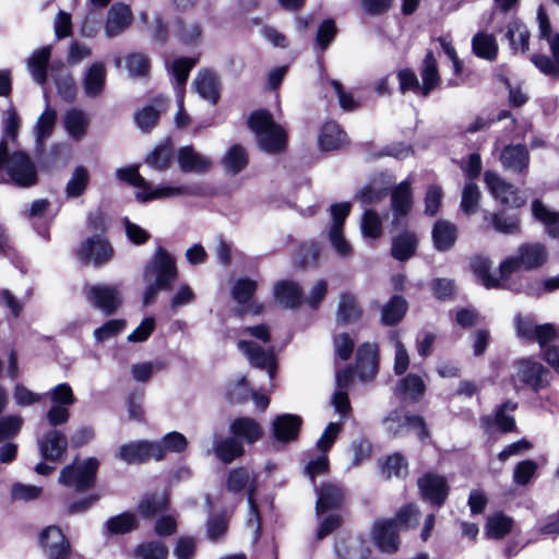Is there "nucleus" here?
I'll use <instances>...</instances> for the list:
<instances>
[{
    "instance_id": "obj_1",
    "label": "nucleus",
    "mask_w": 559,
    "mask_h": 559,
    "mask_svg": "<svg viewBox=\"0 0 559 559\" xmlns=\"http://www.w3.org/2000/svg\"><path fill=\"white\" fill-rule=\"evenodd\" d=\"M0 182L21 189L35 187L39 181L38 169L32 157L22 150L10 153L5 139H0Z\"/></svg>"
},
{
    "instance_id": "obj_2",
    "label": "nucleus",
    "mask_w": 559,
    "mask_h": 559,
    "mask_svg": "<svg viewBox=\"0 0 559 559\" xmlns=\"http://www.w3.org/2000/svg\"><path fill=\"white\" fill-rule=\"evenodd\" d=\"M178 276L175 258L163 247H157L154 255L145 266V277L153 283L146 288L143 297L145 305L152 302L159 290L169 292Z\"/></svg>"
},
{
    "instance_id": "obj_3",
    "label": "nucleus",
    "mask_w": 559,
    "mask_h": 559,
    "mask_svg": "<svg viewBox=\"0 0 559 559\" xmlns=\"http://www.w3.org/2000/svg\"><path fill=\"white\" fill-rule=\"evenodd\" d=\"M248 126L254 133L258 146L269 154H278L286 147L287 135L267 110H255L248 118Z\"/></svg>"
},
{
    "instance_id": "obj_4",
    "label": "nucleus",
    "mask_w": 559,
    "mask_h": 559,
    "mask_svg": "<svg viewBox=\"0 0 559 559\" xmlns=\"http://www.w3.org/2000/svg\"><path fill=\"white\" fill-rule=\"evenodd\" d=\"M548 260V250L539 242L523 243L518 248L516 254L504 259L499 266L502 280H508L518 271H533L543 266Z\"/></svg>"
},
{
    "instance_id": "obj_5",
    "label": "nucleus",
    "mask_w": 559,
    "mask_h": 559,
    "mask_svg": "<svg viewBox=\"0 0 559 559\" xmlns=\"http://www.w3.org/2000/svg\"><path fill=\"white\" fill-rule=\"evenodd\" d=\"M512 376L516 389L528 388L534 392L546 389L551 381V372L543 364L531 358H522L514 362Z\"/></svg>"
},
{
    "instance_id": "obj_6",
    "label": "nucleus",
    "mask_w": 559,
    "mask_h": 559,
    "mask_svg": "<svg viewBox=\"0 0 559 559\" xmlns=\"http://www.w3.org/2000/svg\"><path fill=\"white\" fill-rule=\"evenodd\" d=\"M98 466L96 457H87L81 464L73 462L60 471L58 481L66 487L74 488L78 492L87 491L96 484Z\"/></svg>"
},
{
    "instance_id": "obj_7",
    "label": "nucleus",
    "mask_w": 559,
    "mask_h": 559,
    "mask_svg": "<svg viewBox=\"0 0 559 559\" xmlns=\"http://www.w3.org/2000/svg\"><path fill=\"white\" fill-rule=\"evenodd\" d=\"M38 544L45 559H82L72 551L69 539L56 525L47 526L40 532Z\"/></svg>"
},
{
    "instance_id": "obj_8",
    "label": "nucleus",
    "mask_w": 559,
    "mask_h": 559,
    "mask_svg": "<svg viewBox=\"0 0 559 559\" xmlns=\"http://www.w3.org/2000/svg\"><path fill=\"white\" fill-rule=\"evenodd\" d=\"M485 183L491 195L502 206L518 209L525 204V198L519 189L507 182L498 174L487 170L484 174Z\"/></svg>"
},
{
    "instance_id": "obj_9",
    "label": "nucleus",
    "mask_w": 559,
    "mask_h": 559,
    "mask_svg": "<svg viewBox=\"0 0 559 559\" xmlns=\"http://www.w3.org/2000/svg\"><path fill=\"white\" fill-rule=\"evenodd\" d=\"M76 255L81 263L85 265L92 263L95 266H100L112 259L114 249L107 239L94 235L81 243L76 250Z\"/></svg>"
},
{
    "instance_id": "obj_10",
    "label": "nucleus",
    "mask_w": 559,
    "mask_h": 559,
    "mask_svg": "<svg viewBox=\"0 0 559 559\" xmlns=\"http://www.w3.org/2000/svg\"><path fill=\"white\" fill-rule=\"evenodd\" d=\"M518 408V403L511 400L495 407L492 415H484L479 418L480 427L486 433H491L493 427L501 433L516 431L515 418L512 413Z\"/></svg>"
},
{
    "instance_id": "obj_11",
    "label": "nucleus",
    "mask_w": 559,
    "mask_h": 559,
    "mask_svg": "<svg viewBox=\"0 0 559 559\" xmlns=\"http://www.w3.org/2000/svg\"><path fill=\"white\" fill-rule=\"evenodd\" d=\"M83 292L90 305L106 316L114 314L121 304L120 293L112 285H86Z\"/></svg>"
},
{
    "instance_id": "obj_12",
    "label": "nucleus",
    "mask_w": 559,
    "mask_h": 559,
    "mask_svg": "<svg viewBox=\"0 0 559 559\" xmlns=\"http://www.w3.org/2000/svg\"><path fill=\"white\" fill-rule=\"evenodd\" d=\"M69 440L59 429H49L37 439L38 452L44 461L58 463L67 453Z\"/></svg>"
},
{
    "instance_id": "obj_13",
    "label": "nucleus",
    "mask_w": 559,
    "mask_h": 559,
    "mask_svg": "<svg viewBox=\"0 0 559 559\" xmlns=\"http://www.w3.org/2000/svg\"><path fill=\"white\" fill-rule=\"evenodd\" d=\"M423 499L433 507L440 508L448 498L449 486L444 477L427 473L417 481Z\"/></svg>"
},
{
    "instance_id": "obj_14",
    "label": "nucleus",
    "mask_w": 559,
    "mask_h": 559,
    "mask_svg": "<svg viewBox=\"0 0 559 559\" xmlns=\"http://www.w3.org/2000/svg\"><path fill=\"white\" fill-rule=\"evenodd\" d=\"M238 348L247 356L251 366L265 369L271 379L274 377L276 362L273 349H264L251 341H239Z\"/></svg>"
},
{
    "instance_id": "obj_15",
    "label": "nucleus",
    "mask_w": 559,
    "mask_h": 559,
    "mask_svg": "<svg viewBox=\"0 0 559 559\" xmlns=\"http://www.w3.org/2000/svg\"><path fill=\"white\" fill-rule=\"evenodd\" d=\"M317 502L316 514H321L337 510L344 499V489L336 483H323L316 488Z\"/></svg>"
},
{
    "instance_id": "obj_16",
    "label": "nucleus",
    "mask_w": 559,
    "mask_h": 559,
    "mask_svg": "<svg viewBox=\"0 0 559 559\" xmlns=\"http://www.w3.org/2000/svg\"><path fill=\"white\" fill-rule=\"evenodd\" d=\"M334 552L338 559H367L370 549L360 536H337Z\"/></svg>"
},
{
    "instance_id": "obj_17",
    "label": "nucleus",
    "mask_w": 559,
    "mask_h": 559,
    "mask_svg": "<svg viewBox=\"0 0 559 559\" xmlns=\"http://www.w3.org/2000/svg\"><path fill=\"white\" fill-rule=\"evenodd\" d=\"M133 15L129 5L122 2L114 3L108 13L105 24V34L112 38L124 32L132 23Z\"/></svg>"
},
{
    "instance_id": "obj_18",
    "label": "nucleus",
    "mask_w": 559,
    "mask_h": 559,
    "mask_svg": "<svg viewBox=\"0 0 559 559\" xmlns=\"http://www.w3.org/2000/svg\"><path fill=\"white\" fill-rule=\"evenodd\" d=\"M177 162L182 173L201 175L207 173L212 167L211 158L197 152L191 145L179 148Z\"/></svg>"
},
{
    "instance_id": "obj_19",
    "label": "nucleus",
    "mask_w": 559,
    "mask_h": 559,
    "mask_svg": "<svg viewBox=\"0 0 559 559\" xmlns=\"http://www.w3.org/2000/svg\"><path fill=\"white\" fill-rule=\"evenodd\" d=\"M139 519L133 512H122L110 516L102 527V535L106 540L114 536L127 535L139 527Z\"/></svg>"
},
{
    "instance_id": "obj_20",
    "label": "nucleus",
    "mask_w": 559,
    "mask_h": 559,
    "mask_svg": "<svg viewBox=\"0 0 559 559\" xmlns=\"http://www.w3.org/2000/svg\"><path fill=\"white\" fill-rule=\"evenodd\" d=\"M399 531L395 520L377 522L372 530L374 544L381 551L394 552L399 548Z\"/></svg>"
},
{
    "instance_id": "obj_21",
    "label": "nucleus",
    "mask_w": 559,
    "mask_h": 559,
    "mask_svg": "<svg viewBox=\"0 0 559 559\" xmlns=\"http://www.w3.org/2000/svg\"><path fill=\"white\" fill-rule=\"evenodd\" d=\"M107 70L103 62L92 63L82 79L84 94L88 98H97L103 95L106 87Z\"/></svg>"
},
{
    "instance_id": "obj_22",
    "label": "nucleus",
    "mask_w": 559,
    "mask_h": 559,
    "mask_svg": "<svg viewBox=\"0 0 559 559\" xmlns=\"http://www.w3.org/2000/svg\"><path fill=\"white\" fill-rule=\"evenodd\" d=\"M192 88L200 97L215 105L219 99L221 82L211 70H200L192 82Z\"/></svg>"
},
{
    "instance_id": "obj_23",
    "label": "nucleus",
    "mask_w": 559,
    "mask_h": 559,
    "mask_svg": "<svg viewBox=\"0 0 559 559\" xmlns=\"http://www.w3.org/2000/svg\"><path fill=\"white\" fill-rule=\"evenodd\" d=\"M391 206L394 215L392 224L399 226L400 219L405 218L413 206V194L409 180H403L392 190Z\"/></svg>"
},
{
    "instance_id": "obj_24",
    "label": "nucleus",
    "mask_w": 559,
    "mask_h": 559,
    "mask_svg": "<svg viewBox=\"0 0 559 559\" xmlns=\"http://www.w3.org/2000/svg\"><path fill=\"white\" fill-rule=\"evenodd\" d=\"M500 160L502 166L516 174H525L530 164V152L523 144H510L503 147Z\"/></svg>"
},
{
    "instance_id": "obj_25",
    "label": "nucleus",
    "mask_w": 559,
    "mask_h": 559,
    "mask_svg": "<svg viewBox=\"0 0 559 559\" xmlns=\"http://www.w3.org/2000/svg\"><path fill=\"white\" fill-rule=\"evenodd\" d=\"M302 420L293 414H283L275 417L272 425L273 438L282 443L296 440Z\"/></svg>"
},
{
    "instance_id": "obj_26",
    "label": "nucleus",
    "mask_w": 559,
    "mask_h": 559,
    "mask_svg": "<svg viewBox=\"0 0 559 559\" xmlns=\"http://www.w3.org/2000/svg\"><path fill=\"white\" fill-rule=\"evenodd\" d=\"M355 369L361 380L374 377L378 370L377 347L373 344H361L356 353Z\"/></svg>"
},
{
    "instance_id": "obj_27",
    "label": "nucleus",
    "mask_w": 559,
    "mask_h": 559,
    "mask_svg": "<svg viewBox=\"0 0 559 559\" xmlns=\"http://www.w3.org/2000/svg\"><path fill=\"white\" fill-rule=\"evenodd\" d=\"M170 100L163 94L150 98L142 107V132L151 131L156 127L162 114L166 112Z\"/></svg>"
},
{
    "instance_id": "obj_28",
    "label": "nucleus",
    "mask_w": 559,
    "mask_h": 559,
    "mask_svg": "<svg viewBox=\"0 0 559 559\" xmlns=\"http://www.w3.org/2000/svg\"><path fill=\"white\" fill-rule=\"evenodd\" d=\"M273 294L275 300L286 309H294L301 305L302 289L293 281H280L274 285Z\"/></svg>"
},
{
    "instance_id": "obj_29",
    "label": "nucleus",
    "mask_w": 559,
    "mask_h": 559,
    "mask_svg": "<svg viewBox=\"0 0 559 559\" xmlns=\"http://www.w3.org/2000/svg\"><path fill=\"white\" fill-rule=\"evenodd\" d=\"M362 317V309L356 295L345 292L340 295L336 309V322L342 325L358 322Z\"/></svg>"
},
{
    "instance_id": "obj_30",
    "label": "nucleus",
    "mask_w": 559,
    "mask_h": 559,
    "mask_svg": "<svg viewBox=\"0 0 559 559\" xmlns=\"http://www.w3.org/2000/svg\"><path fill=\"white\" fill-rule=\"evenodd\" d=\"M229 431L237 440L257 442L263 433L261 425L251 417H238L230 423Z\"/></svg>"
},
{
    "instance_id": "obj_31",
    "label": "nucleus",
    "mask_w": 559,
    "mask_h": 559,
    "mask_svg": "<svg viewBox=\"0 0 559 559\" xmlns=\"http://www.w3.org/2000/svg\"><path fill=\"white\" fill-rule=\"evenodd\" d=\"M433 247L441 252L449 251L457 239L456 226L445 219H438L431 231Z\"/></svg>"
},
{
    "instance_id": "obj_32",
    "label": "nucleus",
    "mask_w": 559,
    "mask_h": 559,
    "mask_svg": "<svg viewBox=\"0 0 559 559\" xmlns=\"http://www.w3.org/2000/svg\"><path fill=\"white\" fill-rule=\"evenodd\" d=\"M226 488L233 493L247 489V496L252 492V497H254L257 476L246 467L234 468L228 474Z\"/></svg>"
},
{
    "instance_id": "obj_33",
    "label": "nucleus",
    "mask_w": 559,
    "mask_h": 559,
    "mask_svg": "<svg viewBox=\"0 0 559 559\" xmlns=\"http://www.w3.org/2000/svg\"><path fill=\"white\" fill-rule=\"evenodd\" d=\"M51 56V47L44 46L39 49H36L27 59V69L33 78V80L39 84L44 85L47 82V68Z\"/></svg>"
},
{
    "instance_id": "obj_34",
    "label": "nucleus",
    "mask_w": 559,
    "mask_h": 559,
    "mask_svg": "<svg viewBox=\"0 0 559 559\" xmlns=\"http://www.w3.org/2000/svg\"><path fill=\"white\" fill-rule=\"evenodd\" d=\"M346 142V134L336 122L329 121L322 126L318 139L321 151L329 152L340 150Z\"/></svg>"
},
{
    "instance_id": "obj_35",
    "label": "nucleus",
    "mask_w": 559,
    "mask_h": 559,
    "mask_svg": "<svg viewBox=\"0 0 559 559\" xmlns=\"http://www.w3.org/2000/svg\"><path fill=\"white\" fill-rule=\"evenodd\" d=\"M420 76L423 81V97H428L429 94L440 84L441 78L438 70V62L432 52L428 50L420 64Z\"/></svg>"
},
{
    "instance_id": "obj_36",
    "label": "nucleus",
    "mask_w": 559,
    "mask_h": 559,
    "mask_svg": "<svg viewBox=\"0 0 559 559\" xmlns=\"http://www.w3.org/2000/svg\"><path fill=\"white\" fill-rule=\"evenodd\" d=\"M504 36L509 40L510 48L514 52L519 50L522 52H526L528 50V41L531 34L528 28L522 21L518 19L510 21L507 26V32Z\"/></svg>"
},
{
    "instance_id": "obj_37",
    "label": "nucleus",
    "mask_w": 559,
    "mask_h": 559,
    "mask_svg": "<svg viewBox=\"0 0 559 559\" xmlns=\"http://www.w3.org/2000/svg\"><path fill=\"white\" fill-rule=\"evenodd\" d=\"M532 213L546 228V233L552 238H559V212L549 210L542 201L532 203Z\"/></svg>"
},
{
    "instance_id": "obj_38",
    "label": "nucleus",
    "mask_w": 559,
    "mask_h": 559,
    "mask_svg": "<svg viewBox=\"0 0 559 559\" xmlns=\"http://www.w3.org/2000/svg\"><path fill=\"white\" fill-rule=\"evenodd\" d=\"M426 392V385L423 379L415 373H408L406 377L401 379L396 386V393L404 400H411L414 402L419 401Z\"/></svg>"
},
{
    "instance_id": "obj_39",
    "label": "nucleus",
    "mask_w": 559,
    "mask_h": 559,
    "mask_svg": "<svg viewBox=\"0 0 559 559\" xmlns=\"http://www.w3.org/2000/svg\"><path fill=\"white\" fill-rule=\"evenodd\" d=\"M407 301L401 295H394L381 309V323L383 325H395L407 311Z\"/></svg>"
},
{
    "instance_id": "obj_40",
    "label": "nucleus",
    "mask_w": 559,
    "mask_h": 559,
    "mask_svg": "<svg viewBox=\"0 0 559 559\" xmlns=\"http://www.w3.org/2000/svg\"><path fill=\"white\" fill-rule=\"evenodd\" d=\"M473 52L485 60L493 61L498 55V44L492 34L479 32L472 39Z\"/></svg>"
},
{
    "instance_id": "obj_41",
    "label": "nucleus",
    "mask_w": 559,
    "mask_h": 559,
    "mask_svg": "<svg viewBox=\"0 0 559 559\" xmlns=\"http://www.w3.org/2000/svg\"><path fill=\"white\" fill-rule=\"evenodd\" d=\"M471 267L475 276L486 288H498L501 286L500 280L502 278L491 274V261L488 258L475 255L471 261Z\"/></svg>"
},
{
    "instance_id": "obj_42",
    "label": "nucleus",
    "mask_w": 559,
    "mask_h": 559,
    "mask_svg": "<svg viewBox=\"0 0 559 559\" xmlns=\"http://www.w3.org/2000/svg\"><path fill=\"white\" fill-rule=\"evenodd\" d=\"M63 123L69 135L80 141L86 134L88 119L84 111L73 108L66 112Z\"/></svg>"
},
{
    "instance_id": "obj_43",
    "label": "nucleus",
    "mask_w": 559,
    "mask_h": 559,
    "mask_svg": "<svg viewBox=\"0 0 559 559\" xmlns=\"http://www.w3.org/2000/svg\"><path fill=\"white\" fill-rule=\"evenodd\" d=\"M174 157V148L169 140H165L156 145L146 156L145 163L156 170L167 169Z\"/></svg>"
},
{
    "instance_id": "obj_44",
    "label": "nucleus",
    "mask_w": 559,
    "mask_h": 559,
    "mask_svg": "<svg viewBox=\"0 0 559 559\" xmlns=\"http://www.w3.org/2000/svg\"><path fill=\"white\" fill-rule=\"evenodd\" d=\"M197 58L182 57L173 61L169 73L174 76L176 94H183V88L189 78L190 71L197 64Z\"/></svg>"
},
{
    "instance_id": "obj_45",
    "label": "nucleus",
    "mask_w": 559,
    "mask_h": 559,
    "mask_svg": "<svg viewBox=\"0 0 559 559\" xmlns=\"http://www.w3.org/2000/svg\"><path fill=\"white\" fill-rule=\"evenodd\" d=\"M214 453L219 461L228 464L243 454V447L235 437H228L214 443Z\"/></svg>"
},
{
    "instance_id": "obj_46",
    "label": "nucleus",
    "mask_w": 559,
    "mask_h": 559,
    "mask_svg": "<svg viewBox=\"0 0 559 559\" xmlns=\"http://www.w3.org/2000/svg\"><path fill=\"white\" fill-rule=\"evenodd\" d=\"M416 246L415 235L405 231L393 239L391 252L394 259L405 261L415 253Z\"/></svg>"
},
{
    "instance_id": "obj_47",
    "label": "nucleus",
    "mask_w": 559,
    "mask_h": 559,
    "mask_svg": "<svg viewBox=\"0 0 559 559\" xmlns=\"http://www.w3.org/2000/svg\"><path fill=\"white\" fill-rule=\"evenodd\" d=\"M180 190L175 186L154 185L142 177V202H151L177 197Z\"/></svg>"
},
{
    "instance_id": "obj_48",
    "label": "nucleus",
    "mask_w": 559,
    "mask_h": 559,
    "mask_svg": "<svg viewBox=\"0 0 559 559\" xmlns=\"http://www.w3.org/2000/svg\"><path fill=\"white\" fill-rule=\"evenodd\" d=\"M90 182V173L84 166H76L66 186V194L70 199L81 197Z\"/></svg>"
},
{
    "instance_id": "obj_49",
    "label": "nucleus",
    "mask_w": 559,
    "mask_h": 559,
    "mask_svg": "<svg viewBox=\"0 0 559 559\" xmlns=\"http://www.w3.org/2000/svg\"><path fill=\"white\" fill-rule=\"evenodd\" d=\"M222 163L227 173L233 175L239 174L248 164L246 150L239 144L233 145L224 156Z\"/></svg>"
},
{
    "instance_id": "obj_50",
    "label": "nucleus",
    "mask_w": 559,
    "mask_h": 559,
    "mask_svg": "<svg viewBox=\"0 0 559 559\" xmlns=\"http://www.w3.org/2000/svg\"><path fill=\"white\" fill-rule=\"evenodd\" d=\"M390 420H397L400 426H405L411 429H414L417 433L418 439L425 440L429 437L428 429L426 427V423L423 416L419 415H405L402 416L399 411H392L389 414Z\"/></svg>"
},
{
    "instance_id": "obj_51",
    "label": "nucleus",
    "mask_w": 559,
    "mask_h": 559,
    "mask_svg": "<svg viewBox=\"0 0 559 559\" xmlns=\"http://www.w3.org/2000/svg\"><path fill=\"white\" fill-rule=\"evenodd\" d=\"M56 120L57 112L55 109L49 107H47L45 111L38 117L35 124V136L37 144L41 145L43 142L52 134Z\"/></svg>"
},
{
    "instance_id": "obj_52",
    "label": "nucleus",
    "mask_w": 559,
    "mask_h": 559,
    "mask_svg": "<svg viewBox=\"0 0 559 559\" xmlns=\"http://www.w3.org/2000/svg\"><path fill=\"white\" fill-rule=\"evenodd\" d=\"M255 290V281L248 277L239 278L231 288V297L240 307H245L249 304Z\"/></svg>"
},
{
    "instance_id": "obj_53",
    "label": "nucleus",
    "mask_w": 559,
    "mask_h": 559,
    "mask_svg": "<svg viewBox=\"0 0 559 559\" xmlns=\"http://www.w3.org/2000/svg\"><path fill=\"white\" fill-rule=\"evenodd\" d=\"M168 507V497L165 491L146 493L142 498V516H153Z\"/></svg>"
},
{
    "instance_id": "obj_54",
    "label": "nucleus",
    "mask_w": 559,
    "mask_h": 559,
    "mask_svg": "<svg viewBox=\"0 0 559 559\" xmlns=\"http://www.w3.org/2000/svg\"><path fill=\"white\" fill-rule=\"evenodd\" d=\"M251 389L246 377L230 382L226 389V400L231 404H242L249 400Z\"/></svg>"
},
{
    "instance_id": "obj_55",
    "label": "nucleus",
    "mask_w": 559,
    "mask_h": 559,
    "mask_svg": "<svg viewBox=\"0 0 559 559\" xmlns=\"http://www.w3.org/2000/svg\"><path fill=\"white\" fill-rule=\"evenodd\" d=\"M320 252L321 247L314 241L301 245L298 251L299 267L302 270L317 267L319 264Z\"/></svg>"
},
{
    "instance_id": "obj_56",
    "label": "nucleus",
    "mask_w": 559,
    "mask_h": 559,
    "mask_svg": "<svg viewBox=\"0 0 559 559\" xmlns=\"http://www.w3.org/2000/svg\"><path fill=\"white\" fill-rule=\"evenodd\" d=\"M206 537L212 543L223 539L228 530V520L224 514H213L206 521Z\"/></svg>"
},
{
    "instance_id": "obj_57",
    "label": "nucleus",
    "mask_w": 559,
    "mask_h": 559,
    "mask_svg": "<svg viewBox=\"0 0 559 559\" xmlns=\"http://www.w3.org/2000/svg\"><path fill=\"white\" fill-rule=\"evenodd\" d=\"M479 200L480 191L478 187L473 181L466 182L462 191L461 210L466 215L476 213Z\"/></svg>"
},
{
    "instance_id": "obj_58",
    "label": "nucleus",
    "mask_w": 559,
    "mask_h": 559,
    "mask_svg": "<svg viewBox=\"0 0 559 559\" xmlns=\"http://www.w3.org/2000/svg\"><path fill=\"white\" fill-rule=\"evenodd\" d=\"M329 241L341 259H348L353 254V247L343 235V229H336V227H330L328 233Z\"/></svg>"
},
{
    "instance_id": "obj_59",
    "label": "nucleus",
    "mask_w": 559,
    "mask_h": 559,
    "mask_svg": "<svg viewBox=\"0 0 559 559\" xmlns=\"http://www.w3.org/2000/svg\"><path fill=\"white\" fill-rule=\"evenodd\" d=\"M397 80L401 93L412 92L423 96L424 85L419 83L417 74L409 68L402 69L397 72Z\"/></svg>"
},
{
    "instance_id": "obj_60",
    "label": "nucleus",
    "mask_w": 559,
    "mask_h": 559,
    "mask_svg": "<svg viewBox=\"0 0 559 559\" xmlns=\"http://www.w3.org/2000/svg\"><path fill=\"white\" fill-rule=\"evenodd\" d=\"M512 525L513 520L511 518L499 514L488 520L487 533L490 537L499 539L504 537L512 530Z\"/></svg>"
},
{
    "instance_id": "obj_61",
    "label": "nucleus",
    "mask_w": 559,
    "mask_h": 559,
    "mask_svg": "<svg viewBox=\"0 0 559 559\" xmlns=\"http://www.w3.org/2000/svg\"><path fill=\"white\" fill-rule=\"evenodd\" d=\"M361 233L365 237L372 239L378 238L381 235V219L377 212L373 210H366L361 217Z\"/></svg>"
},
{
    "instance_id": "obj_62",
    "label": "nucleus",
    "mask_w": 559,
    "mask_h": 559,
    "mask_svg": "<svg viewBox=\"0 0 559 559\" xmlns=\"http://www.w3.org/2000/svg\"><path fill=\"white\" fill-rule=\"evenodd\" d=\"M126 325V321L121 319L108 320L102 326L95 329L93 335L96 342L102 343L121 333Z\"/></svg>"
},
{
    "instance_id": "obj_63",
    "label": "nucleus",
    "mask_w": 559,
    "mask_h": 559,
    "mask_svg": "<svg viewBox=\"0 0 559 559\" xmlns=\"http://www.w3.org/2000/svg\"><path fill=\"white\" fill-rule=\"evenodd\" d=\"M382 472L388 478L391 476L402 477L407 474V462L401 453L396 452L386 457L382 465Z\"/></svg>"
},
{
    "instance_id": "obj_64",
    "label": "nucleus",
    "mask_w": 559,
    "mask_h": 559,
    "mask_svg": "<svg viewBox=\"0 0 559 559\" xmlns=\"http://www.w3.org/2000/svg\"><path fill=\"white\" fill-rule=\"evenodd\" d=\"M537 463L533 460H524L518 463L513 471V481L519 486L527 485L535 476Z\"/></svg>"
}]
</instances>
